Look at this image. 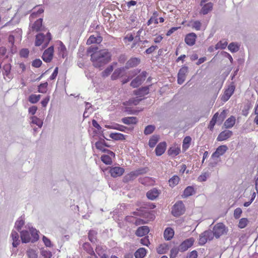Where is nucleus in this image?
Instances as JSON below:
<instances>
[{
    "instance_id": "b1692460",
    "label": "nucleus",
    "mask_w": 258,
    "mask_h": 258,
    "mask_svg": "<svg viewBox=\"0 0 258 258\" xmlns=\"http://www.w3.org/2000/svg\"><path fill=\"white\" fill-rule=\"evenodd\" d=\"M83 248L88 254L91 255H94L95 257H97L93 248L91 246L90 244L88 242H85L83 245Z\"/></svg>"
},
{
    "instance_id": "69168bd1",
    "label": "nucleus",
    "mask_w": 258,
    "mask_h": 258,
    "mask_svg": "<svg viewBox=\"0 0 258 258\" xmlns=\"http://www.w3.org/2000/svg\"><path fill=\"white\" fill-rule=\"evenodd\" d=\"M227 112L225 110H223L219 116V121L221 123L226 118Z\"/></svg>"
},
{
    "instance_id": "603ef678",
    "label": "nucleus",
    "mask_w": 258,
    "mask_h": 258,
    "mask_svg": "<svg viewBox=\"0 0 258 258\" xmlns=\"http://www.w3.org/2000/svg\"><path fill=\"white\" fill-rule=\"evenodd\" d=\"M210 176V173L206 172L202 173L200 176H199L198 179L199 181L203 182L205 181L208 177Z\"/></svg>"
},
{
    "instance_id": "0e129e2a",
    "label": "nucleus",
    "mask_w": 258,
    "mask_h": 258,
    "mask_svg": "<svg viewBox=\"0 0 258 258\" xmlns=\"http://www.w3.org/2000/svg\"><path fill=\"white\" fill-rule=\"evenodd\" d=\"M29 53V51L28 49L24 48L20 51V54L21 57H27L28 56Z\"/></svg>"
},
{
    "instance_id": "8fccbe9b",
    "label": "nucleus",
    "mask_w": 258,
    "mask_h": 258,
    "mask_svg": "<svg viewBox=\"0 0 258 258\" xmlns=\"http://www.w3.org/2000/svg\"><path fill=\"white\" fill-rule=\"evenodd\" d=\"M48 85L47 82L41 83L38 86V92L41 93H45L46 92V88Z\"/></svg>"
},
{
    "instance_id": "f3484780",
    "label": "nucleus",
    "mask_w": 258,
    "mask_h": 258,
    "mask_svg": "<svg viewBox=\"0 0 258 258\" xmlns=\"http://www.w3.org/2000/svg\"><path fill=\"white\" fill-rule=\"evenodd\" d=\"M11 237L13 240V246L14 247H17L20 243V240H19V235L18 233L15 231L13 230L11 234Z\"/></svg>"
},
{
    "instance_id": "1a4fd4ad",
    "label": "nucleus",
    "mask_w": 258,
    "mask_h": 258,
    "mask_svg": "<svg viewBox=\"0 0 258 258\" xmlns=\"http://www.w3.org/2000/svg\"><path fill=\"white\" fill-rule=\"evenodd\" d=\"M195 239L193 237L188 238L183 241L179 245V249L180 251L183 252L187 250L189 247H190L194 244Z\"/></svg>"
},
{
    "instance_id": "de8ad7c7",
    "label": "nucleus",
    "mask_w": 258,
    "mask_h": 258,
    "mask_svg": "<svg viewBox=\"0 0 258 258\" xmlns=\"http://www.w3.org/2000/svg\"><path fill=\"white\" fill-rule=\"evenodd\" d=\"M24 223V221L22 219L20 218L15 222V227L19 231L21 229Z\"/></svg>"
},
{
    "instance_id": "2eb2a0df",
    "label": "nucleus",
    "mask_w": 258,
    "mask_h": 258,
    "mask_svg": "<svg viewBox=\"0 0 258 258\" xmlns=\"http://www.w3.org/2000/svg\"><path fill=\"white\" fill-rule=\"evenodd\" d=\"M232 132L229 130H225L221 133L218 135L217 140L218 141H225L228 138H230L232 135Z\"/></svg>"
},
{
    "instance_id": "cd10ccee",
    "label": "nucleus",
    "mask_w": 258,
    "mask_h": 258,
    "mask_svg": "<svg viewBox=\"0 0 258 258\" xmlns=\"http://www.w3.org/2000/svg\"><path fill=\"white\" fill-rule=\"evenodd\" d=\"M235 122V118L231 116L228 118L224 122V125L226 128H231L233 126Z\"/></svg>"
},
{
    "instance_id": "13d9d810",
    "label": "nucleus",
    "mask_w": 258,
    "mask_h": 258,
    "mask_svg": "<svg viewBox=\"0 0 258 258\" xmlns=\"http://www.w3.org/2000/svg\"><path fill=\"white\" fill-rule=\"evenodd\" d=\"M95 251L96 253L99 255L100 256L104 254V248L102 246L98 245L96 246V247L95 248Z\"/></svg>"
},
{
    "instance_id": "aec40b11",
    "label": "nucleus",
    "mask_w": 258,
    "mask_h": 258,
    "mask_svg": "<svg viewBox=\"0 0 258 258\" xmlns=\"http://www.w3.org/2000/svg\"><path fill=\"white\" fill-rule=\"evenodd\" d=\"M159 195V191L156 188H154L149 190L146 194L147 198L151 200H154L156 199L158 197Z\"/></svg>"
},
{
    "instance_id": "ea45409f",
    "label": "nucleus",
    "mask_w": 258,
    "mask_h": 258,
    "mask_svg": "<svg viewBox=\"0 0 258 258\" xmlns=\"http://www.w3.org/2000/svg\"><path fill=\"white\" fill-rule=\"evenodd\" d=\"M32 239L31 240L32 242H34L38 240L39 235L38 234V231L36 229L32 228L30 229Z\"/></svg>"
},
{
    "instance_id": "052dcab7",
    "label": "nucleus",
    "mask_w": 258,
    "mask_h": 258,
    "mask_svg": "<svg viewBox=\"0 0 258 258\" xmlns=\"http://www.w3.org/2000/svg\"><path fill=\"white\" fill-rule=\"evenodd\" d=\"M42 64V61L40 59H36L32 62V66L35 68H39Z\"/></svg>"
},
{
    "instance_id": "4468645a",
    "label": "nucleus",
    "mask_w": 258,
    "mask_h": 258,
    "mask_svg": "<svg viewBox=\"0 0 258 258\" xmlns=\"http://www.w3.org/2000/svg\"><path fill=\"white\" fill-rule=\"evenodd\" d=\"M197 35L195 33L187 34L185 37L184 41L189 46H192L195 44Z\"/></svg>"
},
{
    "instance_id": "49530a36",
    "label": "nucleus",
    "mask_w": 258,
    "mask_h": 258,
    "mask_svg": "<svg viewBox=\"0 0 258 258\" xmlns=\"http://www.w3.org/2000/svg\"><path fill=\"white\" fill-rule=\"evenodd\" d=\"M168 249V246L166 244H161L157 248V252L160 254L166 253Z\"/></svg>"
},
{
    "instance_id": "20e7f679",
    "label": "nucleus",
    "mask_w": 258,
    "mask_h": 258,
    "mask_svg": "<svg viewBox=\"0 0 258 258\" xmlns=\"http://www.w3.org/2000/svg\"><path fill=\"white\" fill-rule=\"evenodd\" d=\"M148 171L146 168H141L138 169L135 171L131 172L124 176L123 181L124 182H128L135 179L137 176L146 173Z\"/></svg>"
},
{
    "instance_id": "e2e57ef3",
    "label": "nucleus",
    "mask_w": 258,
    "mask_h": 258,
    "mask_svg": "<svg viewBox=\"0 0 258 258\" xmlns=\"http://www.w3.org/2000/svg\"><path fill=\"white\" fill-rule=\"evenodd\" d=\"M242 213V210L240 208H237L234 210V216L235 218L238 219Z\"/></svg>"
},
{
    "instance_id": "423d86ee",
    "label": "nucleus",
    "mask_w": 258,
    "mask_h": 258,
    "mask_svg": "<svg viewBox=\"0 0 258 258\" xmlns=\"http://www.w3.org/2000/svg\"><path fill=\"white\" fill-rule=\"evenodd\" d=\"M185 211L184 206L182 201L176 202L172 208L171 213L175 217L182 215Z\"/></svg>"
},
{
    "instance_id": "864d4df0",
    "label": "nucleus",
    "mask_w": 258,
    "mask_h": 258,
    "mask_svg": "<svg viewBox=\"0 0 258 258\" xmlns=\"http://www.w3.org/2000/svg\"><path fill=\"white\" fill-rule=\"evenodd\" d=\"M113 70V68L112 66H109L102 72V76L104 77H107L112 72Z\"/></svg>"
},
{
    "instance_id": "393cba45",
    "label": "nucleus",
    "mask_w": 258,
    "mask_h": 258,
    "mask_svg": "<svg viewBox=\"0 0 258 258\" xmlns=\"http://www.w3.org/2000/svg\"><path fill=\"white\" fill-rule=\"evenodd\" d=\"M121 121L123 123L129 125L136 124L138 121V119L137 117L132 116L122 118Z\"/></svg>"
},
{
    "instance_id": "6ab92c4d",
    "label": "nucleus",
    "mask_w": 258,
    "mask_h": 258,
    "mask_svg": "<svg viewBox=\"0 0 258 258\" xmlns=\"http://www.w3.org/2000/svg\"><path fill=\"white\" fill-rule=\"evenodd\" d=\"M42 18H39L32 25L31 30L33 31L38 32L42 30Z\"/></svg>"
},
{
    "instance_id": "79ce46f5",
    "label": "nucleus",
    "mask_w": 258,
    "mask_h": 258,
    "mask_svg": "<svg viewBox=\"0 0 258 258\" xmlns=\"http://www.w3.org/2000/svg\"><path fill=\"white\" fill-rule=\"evenodd\" d=\"M228 49L231 52H236L238 51L239 49V46L236 43L234 42H231L230 43L228 46Z\"/></svg>"
},
{
    "instance_id": "4c0bfd02",
    "label": "nucleus",
    "mask_w": 258,
    "mask_h": 258,
    "mask_svg": "<svg viewBox=\"0 0 258 258\" xmlns=\"http://www.w3.org/2000/svg\"><path fill=\"white\" fill-rule=\"evenodd\" d=\"M191 140V139L189 136H186L184 138L183 141L182 149L186 150L189 148Z\"/></svg>"
},
{
    "instance_id": "f704fd0d",
    "label": "nucleus",
    "mask_w": 258,
    "mask_h": 258,
    "mask_svg": "<svg viewBox=\"0 0 258 258\" xmlns=\"http://www.w3.org/2000/svg\"><path fill=\"white\" fill-rule=\"evenodd\" d=\"M159 136L157 135H153L149 140V146L151 148H153L155 146L159 140Z\"/></svg>"
},
{
    "instance_id": "58836bf2",
    "label": "nucleus",
    "mask_w": 258,
    "mask_h": 258,
    "mask_svg": "<svg viewBox=\"0 0 258 258\" xmlns=\"http://www.w3.org/2000/svg\"><path fill=\"white\" fill-rule=\"evenodd\" d=\"M108 128H112L114 130H117L121 132H126V130H128V128L127 127H125L123 125L116 124L114 125L108 126Z\"/></svg>"
},
{
    "instance_id": "a19ab883",
    "label": "nucleus",
    "mask_w": 258,
    "mask_h": 258,
    "mask_svg": "<svg viewBox=\"0 0 258 258\" xmlns=\"http://www.w3.org/2000/svg\"><path fill=\"white\" fill-rule=\"evenodd\" d=\"M179 181V178L178 176L174 175L169 180V184L170 186L174 187L176 185Z\"/></svg>"
},
{
    "instance_id": "6e6552de",
    "label": "nucleus",
    "mask_w": 258,
    "mask_h": 258,
    "mask_svg": "<svg viewBox=\"0 0 258 258\" xmlns=\"http://www.w3.org/2000/svg\"><path fill=\"white\" fill-rule=\"evenodd\" d=\"M188 67L183 66L179 71L177 74V83L178 84H182L185 81L186 75L188 73Z\"/></svg>"
},
{
    "instance_id": "3c124183",
    "label": "nucleus",
    "mask_w": 258,
    "mask_h": 258,
    "mask_svg": "<svg viewBox=\"0 0 258 258\" xmlns=\"http://www.w3.org/2000/svg\"><path fill=\"white\" fill-rule=\"evenodd\" d=\"M179 251H180L179 247L172 248L170 250V258H175L177 256Z\"/></svg>"
},
{
    "instance_id": "473e14b6",
    "label": "nucleus",
    "mask_w": 258,
    "mask_h": 258,
    "mask_svg": "<svg viewBox=\"0 0 258 258\" xmlns=\"http://www.w3.org/2000/svg\"><path fill=\"white\" fill-rule=\"evenodd\" d=\"M109 137L114 140H123L125 139L124 135L118 133H111Z\"/></svg>"
},
{
    "instance_id": "37998d69",
    "label": "nucleus",
    "mask_w": 258,
    "mask_h": 258,
    "mask_svg": "<svg viewBox=\"0 0 258 258\" xmlns=\"http://www.w3.org/2000/svg\"><path fill=\"white\" fill-rule=\"evenodd\" d=\"M180 150L177 147H171L170 148L168 152L169 155H173L174 156H177L180 153Z\"/></svg>"
},
{
    "instance_id": "680f3d73",
    "label": "nucleus",
    "mask_w": 258,
    "mask_h": 258,
    "mask_svg": "<svg viewBox=\"0 0 258 258\" xmlns=\"http://www.w3.org/2000/svg\"><path fill=\"white\" fill-rule=\"evenodd\" d=\"M251 108L250 104H247L246 105H245L242 110V115L246 116L248 114V110Z\"/></svg>"
},
{
    "instance_id": "f257e3e1",
    "label": "nucleus",
    "mask_w": 258,
    "mask_h": 258,
    "mask_svg": "<svg viewBox=\"0 0 258 258\" xmlns=\"http://www.w3.org/2000/svg\"><path fill=\"white\" fill-rule=\"evenodd\" d=\"M111 55L107 49H102L91 54L93 65L96 68H101L111 60Z\"/></svg>"
},
{
    "instance_id": "7c9ffc66",
    "label": "nucleus",
    "mask_w": 258,
    "mask_h": 258,
    "mask_svg": "<svg viewBox=\"0 0 258 258\" xmlns=\"http://www.w3.org/2000/svg\"><path fill=\"white\" fill-rule=\"evenodd\" d=\"M146 254V250L144 248H140L135 253L136 258H143Z\"/></svg>"
},
{
    "instance_id": "a211bd4d",
    "label": "nucleus",
    "mask_w": 258,
    "mask_h": 258,
    "mask_svg": "<svg viewBox=\"0 0 258 258\" xmlns=\"http://www.w3.org/2000/svg\"><path fill=\"white\" fill-rule=\"evenodd\" d=\"M149 228L147 226H143L139 227L136 231V235L142 237L147 234L149 232Z\"/></svg>"
},
{
    "instance_id": "7ed1b4c3",
    "label": "nucleus",
    "mask_w": 258,
    "mask_h": 258,
    "mask_svg": "<svg viewBox=\"0 0 258 258\" xmlns=\"http://www.w3.org/2000/svg\"><path fill=\"white\" fill-rule=\"evenodd\" d=\"M228 231V228L223 223H218L214 226L212 231L214 237L219 238L221 236L226 234Z\"/></svg>"
},
{
    "instance_id": "338daca9",
    "label": "nucleus",
    "mask_w": 258,
    "mask_h": 258,
    "mask_svg": "<svg viewBox=\"0 0 258 258\" xmlns=\"http://www.w3.org/2000/svg\"><path fill=\"white\" fill-rule=\"evenodd\" d=\"M157 48H158L157 46L152 45L151 47H150L149 48H148V49H147L145 51V52L147 54H151L153 51H154Z\"/></svg>"
},
{
    "instance_id": "72a5a7b5",
    "label": "nucleus",
    "mask_w": 258,
    "mask_h": 258,
    "mask_svg": "<svg viewBox=\"0 0 258 258\" xmlns=\"http://www.w3.org/2000/svg\"><path fill=\"white\" fill-rule=\"evenodd\" d=\"M102 41V38L100 36L95 37L94 36H91L87 40V44L99 43Z\"/></svg>"
},
{
    "instance_id": "c756f323",
    "label": "nucleus",
    "mask_w": 258,
    "mask_h": 258,
    "mask_svg": "<svg viewBox=\"0 0 258 258\" xmlns=\"http://www.w3.org/2000/svg\"><path fill=\"white\" fill-rule=\"evenodd\" d=\"M195 192L194 188L191 186H188L184 190L182 196L184 198L188 197L193 195Z\"/></svg>"
},
{
    "instance_id": "2f4dec72",
    "label": "nucleus",
    "mask_w": 258,
    "mask_h": 258,
    "mask_svg": "<svg viewBox=\"0 0 258 258\" xmlns=\"http://www.w3.org/2000/svg\"><path fill=\"white\" fill-rule=\"evenodd\" d=\"M97 232L96 231L91 230H90L88 233V238L89 240L92 243H95L97 241Z\"/></svg>"
},
{
    "instance_id": "c85d7f7f",
    "label": "nucleus",
    "mask_w": 258,
    "mask_h": 258,
    "mask_svg": "<svg viewBox=\"0 0 258 258\" xmlns=\"http://www.w3.org/2000/svg\"><path fill=\"white\" fill-rule=\"evenodd\" d=\"M143 82V80L141 79V77L138 76L131 82L130 85L133 88H137L141 85Z\"/></svg>"
},
{
    "instance_id": "412c9836",
    "label": "nucleus",
    "mask_w": 258,
    "mask_h": 258,
    "mask_svg": "<svg viewBox=\"0 0 258 258\" xmlns=\"http://www.w3.org/2000/svg\"><path fill=\"white\" fill-rule=\"evenodd\" d=\"M166 144L165 142L159 143L155 149V152L157 156L162 155L166 150Z\"/></svg>"
},
{
    "instance_id": "774afa93",
    "label": "nucleus",
    "mask_w": 258,
    "mask_h": 258,
    "mask_svg": "<svg viewBox=\"0 0 258 258\" xmlns=\"http://www.w3.org/2000/svg\"><path fill=\"white\" fill-rule=\"evenodd\" d=\"M198 252L196 250L191 251L187 255V258H197Z\"/></svg>"
},
{
    "instance_id": "9b49d317",
    "label": "nucleus",
    "mask_w": 258,
    "mask_h": 258,
    "mask_svg": "<svg viewBox=\"0 0 258 258\" xmlns=\"http://www.w3.org/2000/svg\"><path fill=\"white\" fill-rule=\"evenodd\" d=\"M228 150V147L226 145H221L219 146L216 151L212 154V158L218 159L220 156L223 155Z\"/></svg>"
},
{
    "instance_id": "0eeeda50",
    "label": "nucleus",
    "mask_w": 258,
    "mask_h": 258,
    "mask_svg": "<svg viewBox=\"0 0 258 258\" xmlns=\"http://www.w3.org/2000/svg\"><path fill=\"white\" fill-rule=\"evenodd\" d=\"M235 89V87L234 85V83H231V84L228 86V88L226 89L223 95L222 96L221 100L224 102L228 101L234 93Z\"/></svg>"
},
{
    "instance_id": "6e6d98bb",
    "label": "nucleus",
    "mask_w": 258,
    "mask_h": 258,
    "mask_svg": "<svg viewBox=\"0 0 258 258\" xmlns=\"http://www.w3.org/2000/svg\"><path fill=\"white\" fill-rule=\"evenodd\" d=\"M202 26V23L199 21H195L191 24V27L196 30H200Z\"/></svg>"
},
{
    "instance_id": "39448f33",
    "label": "nucleus",
    "mask_w": 258,
    "mask_h": 258,
    "mask_svg": "<svg viewBox=\"0 0 258 258\" xmlns=\"http://www.w3.org/2000/svg\"><path fill=\"white\" fill-rule=\"evenodd\" d=\"M214 238V234L212 230H206L202 233L199 236V244L204 245L208 240H212Z\"/></svg>"
},
{
    "instance_id": "9d476101",
    "label": "nucleus",
    "mask_w": 258,
    "mask_h": 258,
    "mask_svg": "<svg viewBox=\"0 0 258 258\" xmlns=\"http://www.w3.org/2000/svg\"><path fill=\"white\" fill-rule=\"evenodd\" d=\"M53 52L54 49L53 46H51L46 49L43 52L42 56L43 60L46 62H50L53 57Z\"/></svg>"
},
{
    "instance_id": "a878e982",
    "label": "nucleus",
    "mask_w": 258,
    "mask_h": 258,
    "mask_svg": "<svg viewBox=\"0 0 258 258\" xmlns=\"http://www.w3.org/2000/svg\"><path fill=\"white\" fill-rule=\"evenodd\" d=\"M174 233L173 230L171 228L168 227L164 231V237L166 240H169L173 237Z\"/></svg>"
},
{
    "instance_id": "09e8293b",
    "label": "nucleus",
    "mask_w": 258,
    "mask_h": 258,
    "mask_svg": "<svg viewBox=\"0 0 258 258\" xmlns=\"http://www.w3.org/2000/svg\"><path fill=\"white\" fill-rule=\"evenodd\" d=\"M228 44V43L226 41H220L218 43L216 44L215 45V49H225L226 47L227 46Z\"/></svg>"
},
{
    "instance_id": "a18cd8bd",
    "label": "nucleus",
    "mask_w": 258,
    "mask_h": 258,
    "mask_svg": "<svg viewBox=\"0 0 258 258\" xmlns=\"http://www.w3.org/2000/svg\"><path fill=\"white\" fill-rule=\"evenodd\" d=\"M155 130V126L153 125H147L144 130V134L146 135H148L151 134Z\"/></svg>"
},
{
    "instance_id": "4be33fe9",
    "label": "nucleus",
    "mask_w": 258,
    "mask_h": 258,
    "mask_svg": "<svg viewBox=\"0 0 258 258\" xmlns=\"http://www.w3.org/2000/svg\"><path fill=\"white\" fill-rule=\"evenodd\" d=\"M21 238L23 243H28L31 240L30 234L27 230L21 231Z\"/></svg>"
},
{
    "instance_id": "4d7b16f0",
    "label": "nucleus",
    "mask_w": 258,
    "mask_h": 258,
    "mask_svg": "<svg viewBox=\"0 0 258 258\" xmlns=\"http://www.w3.org/2000/svg\"><path fill=\"white\" fill-rule=\"evenodd\" d=\"M29 258H37V254L33 249H29L27 251Z\"/></svg>"
},
{
    "instance_id": "f8f14e48",
    "label": "nucleus",
    "mask_w": 258,
    "mask_h": 258,
    "mask_svg": "<svg viewBox=\"0 0 258 258\" xmlns=\"http://www.w3.org/2000/svg\"><path fill=\"white\" fill-rule=\"evenodd\" d=\"M213 3L211 2H209L206 4H203V6H200L201 9L200 11V14L203 15L208 14L213 10Z\"/></svg>"
},
{
    "instance_id": "ddd939ff",
    "label": "nucleus",
    "mask_w": 258,
    "mask_h": 258,
    "mask_svg": "<svg viewBox=\"0 0 258 258\" xmlns=\"http://www.w3.org/2000/svg\"><path fill=\"white\" fill-rule=\"evenodd\" d=\"M109 172L111 176L116 177L122 175L124 172V169L122 167L116 166L111 168Z\"/></svg>"
},
{
    "instance_id": "f03ea898",
    "label": "nucleus",
    "mask_w": 258,
    "mask_h": 258,
    "mask_svg": "<svg viewBox=\"0 0 258 258\" xmlns=\"http://www.w3.org/2000/svg\"><path fill=\"white\" fill-rule=\"evenodd\" d=\"M51 40V35L50 33L47 32L46 35H44L43 33H39L36 36L35 39V45L39 46H40L43 42L44 43V47L47 46L50 41Z\"/></svg>"
},
{
    "instance_id": "5fc2aeb1",
    "label": "nucleus",
    "mask_w": 258,
    "mask_h": 258,
    "mask_svg": "<svg viewBox=\"0 0 258 258\" xmlns=\"http://www.w3.org/2000/svg\"><path fill=\"white\" fill-rule=\"evenodd\" d=\"M248 220L246 218H242L239 220L238 227L240 228H244L247 225Z\"/></svg>"
},
{
    "instance_id": "e433bc0d",
    "label": "nucleus",
    "mask_w": 258,
    "mask_h": 258,
    "mask_svg": "<svg viewBox=\"0 0 258 258\" xmlns=\"http://www.w3.org/2000/svg\"><path fill=\"white\" fill-rule=\"evenodd\" d=\"M40 98V95L32 94L29 96L28 101L32 104H35L39 101Z\"/></svg>"
},
{
    "instance_id": "bf43d9fd",
    "label": "nucleus",
    "mask_w": 258,
    "mask_h": 258,
    "mask_svg": "<svg viewBox=\"0 0 258 258\" xmlns=\"http://www.w3.org/2000/svg\"><path fill=\"white\" fill-rule=\"evenodd\" d=\"M41 254L44 258H51L52 256L51 252L46 250H42Z\"/></svg>"
},
{
    "instance_id": "c03bdc74",
    "label": "nucleus",
    "mask_w": 258,
    "mask_h": 258,
    "mask_svg": "<svg viewBox=\"0 0 258 258\" xmlns=\"http://www.w3.org/2000/svg\"><path fill=\"white\" fill-rule=\"evenodd\" d=\"M101 161L107 165L112 163V159L109 155H103L101 157Z\"/></svg>"
},
{
    "instance_id": "bb28decb",
    "label": "nucleus",
    "mask_w": 258,
    "mask_h": 258,
    "mask_svg": "<svg viewBox=\"0 0 258 258\" xmlns=\"http://www.w3.org/2000/svg\"><path fill=\"white\" fill-rule=\"evenodd\" d=\"M124 67L118 68L114 71L111 75V79L113 80L117 79L122 74V72L125 71Z\"/></svg>"
},
{
    "instance_id": "c9c22d12",
    "label": "nucleus",
    "mask_w": 258,
    "mask_h": 258,
    "mask_svg": "<svg viewBox=\"0 0 258 258\" xmlns=\"http://www.w3.org/2000/svg\"><path fill=\"white\" fill-rule=\"evenodd\" d=\"M30 119L31 120L32 123L36 124L40 128L42 126L43 121L37 117L33 116L31 117Z\"/></svg>"
},
{
    "instance_id": "5701e85b",
    "label": "nucleus",
    "mask_w": 258,
    "mask_h": 258,
    "mask_svg": "<svg viewBox=\"0 0 258 258\" xmlns=\"http://www.w3.org/2000/svg\"><path fill=\"white\" fill-rule=\"evenodd\" d=\"M134 94L136 95L143 96L145 95L148 94L149 93V87L148 86L142 87L138 90L134 91Z\"/></svg>"
},
{
    "instance_id": "dca6fc26",
    "label": "nucleus",
    "mask_w": 258,
    "mask_h": 258,
    "mask_svg": "<svg viewBox=\"0 0 258 258\" xmlns=\"http://www.w3.org/2000/svg\"><path fill=\"white\" fill-rule=\"evenodd\" d=\"M140 62V59L136 58V57H133L130 59L126 63L125 69H128L131 68H133L136 67L137 65H138Z\"/></svg>"
}]
</instances>
